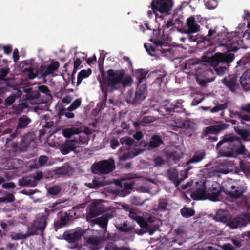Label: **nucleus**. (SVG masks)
Wrapping results in <instances>:
<instances>
[{"label": "nucleus", "mask_w": 250, "mask_h": 250, "mask_svg": "<svg viewBox=\"0 0 250 250\" xmlns=\"http://www.w3.org/2000/svg\"><path fill=\"white\" fill-rule=\"evenodd\" d=\"M125 75L123 69H109L106 71V75L103 76V84L101 89L105 102L107 98V92H113L119 89L121 86L124 87L130 86L132 83V79L129 75Z\"/></svg>", "instance_id": "obj_1"}, {"label": "nucleus", "mask_w": 250, "mask_h": 250, "mask_svg": "<svg viewBox=\"0 0 250 250\" xmlns=\"http://www.w3.org/2000/svg\"><path fill=\"white\" fill-rule=\"evenodd\" d=\"M234 58L235 56L233 53L216 52L211 57L203 56L202 60L203 62H207L210 65H217L222 63L229 67Z\"/></svg>", "instance_id": "obj_2"}, {"label": "nucleus", "mask_w": 250, "mask_h": 250, "mask_svg": "<svg viewBox=\"0 0 250 250\" xmlns=\"http://www.w3.org/2000/svg\"><path fill=\"white\" fill-rule=\"evenodd\" d=\"M115 161L112 158L95 162L91 167L93 174L105 175L109 174L115 169Z\"/></svg>", "instance_id": "obj_3"}, {"label": "nucleus", "mask_w": 250, "mask_h": 250, "mask_svg": "<svg viewBox=\"0 0 250 250\" xmlns=\"http://www.w3.org/2000/svg\"><path fill=\"white\" fill-rule=\"evenodd\" d=\"M190 197L194 200L207 199L206 187L204 182H197L190 187Z\"/></svg>", "instance_id": "obj_4"}, {"label": "nucleus", "mask_w": 250, "mask_h": 250, "mask_svg": "<svg viewBox=\"0 0 250 250\" xmlns=\"http://www.w3.org/2000/svg\"><path fill=\"white\" fill-rule=\"evenodd\" d=\"M46 224L47 221L44 216L37 217L31 224L30 230L27 232L26 237L38 235L40 233H42Z\"/></svg>", "instance_id": "obj_5"}, {"label": "nucleus", "mask_w": 250, "mask_h": 250, "mask_svg": "<svg viewBox=\"0 0 250 250\" xmlns=\"http://www.w3.org/2000/svg\"><path fill=\"white\" fill-rule=\"evenodd\" d=\"M173 6L172 0H153L151 3L154 12L168 14Z\"/></svg>", "instance_id": "obj_6"}, {"label": "nucleus", "mask_w": 250, "mask_h": 250, "mask_svg": "<svg viewBox=\"0 0 250 250\" xmlns=\"http://www.w3.org/2000/svg\"><path fill=\"white\" fill-rule=\"evenodd\" d=\"M32 122V120L27 115H22L17 120V124L14 132L10 135L11 138L7 139V142L14 139L20 135Z\"/></svg>", "instance_id": "obj_7"}, {"label": "nucleus", "mask_w": 250, "mask_h": 250, "mask_svg": "<svg viewBox=\"0 0 250 250\" xmlns=\"http://www.w3.org/2000/svg\"><path fill=\"white\" fill-rule=\"evenodd\" d=\"M224 192L229 197L238 198L241 197L244 190L241 187H236L231 182L226 183L222 187Z\"/></svg>", "instance_id": "obj_8"}, {"label": "nucleus", "mask_w": 250, "mask_h": 250, "mask_svg": "<svg viewBox=\"0 0 250 250\" xmlns=\"http://www.w3.org/2000/svg\"><path fill=\"white\" fill-rule=\"evenodd\" d=\"M190 169H191V168L188 167L185 171H182L180 173V175L182 177L179 178L177 170L174 168L171 167L167 170V175L169 179L173 181L175 187L177 188L181 182L188 177L187 172Z\"/></svg>", "instance_id": "obj_9"}, {"label": "nucleus", "mask_w": 250, "mask_h": 250, "mask_svg": "<svg viewBox=\"0 0 250 250\" xmlns=\"http://www.w3.org/2000/svg\"><path fill=\"white\" fill-rule=\"evenodd\" d=\"M229 126L228 124L220 122L217 125L206 127L204 129L201 138L204 139L211 134L216 135L221 131L228 128Z\"/></svg>", "instance_id": "obj_10"}, {"label": "nucleus", "mask_w": 250, "mask_h": 250, "mask_svg": "<svg viewBox=\"0 0 250 250\" xmlns=\"http://www.w3.org/2000/svg\"><path fill=\"white\" fill-rule=\"evenodd\" d=\"M223 39L220 38L219 33L216 36L215 40H217L221 43V45L227 47L228 52H236L239 49V43L236 39H229L226 34Z\"/></svg>", "instance_id": "obj_11"}, {"label": "nucleus", "mask_w": 250, "mask_h": 250, "mask_svg": "<svg viewBox=\"0 0 250 250\" xmlns=\"http://www.w3.org/2000/svg\"><path fill=\"white\" fill-rule=\"evenodd\" d=\"M222 84L232 92H235L239 87L238 77L236 74H229L222 80Z\"/></svg>", "instance_id": "obj_12"}, {"label": "nucleus", "mask_w": 250, "mask_h": 250, "mask_svg": "<svg viewBox=\"0 0 250 250\" xmlns=\"http://www.w3.org/2000/svg\"><path fill=\"white\" fill-rule=\"evenodd\" d=\"M60 63L58 61H52L48 65H42L39 68L40 76L42 78H45L47 76L52 74L58 69Z\"/></svg>", "instance_id": "obj_13"}, {"label": "nucleus", "mask_w": 250, "mask_h": 250, "mask_svg": "<svg viewBox=\"0 0 250 250\" xmlns=\"http://www.w3.org/2000/svg\"><path fill=\"white\" fill-rule=\"evenodd\" d=\"M250 222L248 215L243 214L236 217L232 218L228 222V225L231 228L234 229L239 227H245Z\"/></svg>", "instance_id": "obj_14"}, {"label": "nucleus", "mask_w": 250, "mask_h": 250, "mask_svg": "<svg viewBox=\"0 0 250 250\" xmlns=\"http://www.w3.org/2000/svg\"><path fill=\"white\" fill-rule=\"evenodd\" d=\"M147 94V86L144 84H138L136 88L135 97L132 101L133 104H136L144 100Z\"/></svg>", "instance_id": "obj_15"}, {"label": "nucleus", "mask_w": 250, "mask_h": 250, "mask_svg": "<svg viewBox=\"0 0 250 250\" xmlns=\"http://www.w3.org/2000/svg\"><path fill=\"white\" fill-rule=\"evenodd\" d=\"M83 233V230L80 229L74 231H70L69 232H65L63 234V237L64 239L69 243H77Z\"/></svg>", "instance_id": "obj_16"}, {"label": "nucleus", "mask_w": 250, "mask_h": 250, "mask_svg": "<svg viewBox=\"0 0 250 250\" xmlns=\"http://www.w3.org/2000/svg\"><path fill=\"white\" fill-rule=\"evenodd\" d=\"M36 135L34 132H29L22 136L20 144V150L21 152L26 151L30 144L34 142Z\"/></svg>", "instance_id": "obj_17"}, {"label": "nucleus", "mask_w": 250, "mask_h": 250, "mask_svg": "<svg viewBox=\"0 0 250 250\" xmlns=\"http://www.w3.org/2000/svg\"><path fill=\"white\" fill-rule=\"evenodd\" d=\"M78 140H66L59 146L60 151L63 155H66L71 151H74L76 148V142Z\"/></svg>", "instance_id": "obj_18"}, {"label": "nucleus", "mask_w": 250, "mask_h": 250, "mask_svg": "<svg viewBox=\"0 0 250 250\" xmlns=\"http://www.w3.org/2000/svg\"><path fill=\"white\" fill-rule=\"evenodd\" d=\"M113 215L108 213L103 215L102 216L96 218L91 221L92 225H98L101 228L106 229L108 221L113 217Z\"/></svg>", "instance_id": "obj_19"}, {"label": "nucleus", "mask_w": 250, "mask_h": 250, "mask_svg": "<svg viewBox=\"0 0 250 250\" xmlns=\"http://www.w3.org/2000/svg\"><path fill=\"white\" fill-rule=\"evenodd\" d=\"M182 100H177L175 103H168L165 106L166 111L170 114L171 112L179 113L182 111Z\"/></svg>", "instance_id": "obj_20"}, {"label": "nucleus", "mask_w": 250, "mask_h": 250, "mask_svg": "<svg viewBox=\"0 0 250 250\" xmlns=\"http://www.w3.org/2000/svg\"><path fill=\"white\" fill-rule=\"evenodd\" d=\"M240 83L245 91L250 90V69H247L240 78Z\"/></svg>", "instance_id": "obj_21"}, {"label": "nucleus", "mask_w": 250, "mask_h": 250, "mask_svg": "<svg viewBox=\"0 0 250 250\" xmlns=\"http://www.w3.org/2000/svg\"><path fill=\"white\" fill-rule=\"evenodd\" d=\"M227 143H228V146L232 150H234L237 147L242 144L240 138L232 134H227Z\"/></svg>", "instance_id": "obj_22"}, {"label": "nucleus", "mask_w": 250, "mask_h": 250, "mask_svg": "<svg viewBox=\"0 0 250 250\" xmlns=\"http://www.w3.org/2000/svg\"><path fill=\"white\" fill-rule=\"evenodd\" d=\"M40 93L38 90H33L32 88L28 89L26 97L30 100L32 104H39L42 101L40 99Z\"/></svg>", "instance_id": "obj_23"}, {"label": "nucleus", "mask_w": 250, "mask_h": 250, "mask_svg": "<svg viewBox=\"0 0 250 250\" xmlns=\"http://www.w3.org/2000/svg\"><path fill=\"white\" fill-rule=\"evenodd\" d=\"M187 32L189 34L196 33L200 30V26L196 23L195 18L191 16L187 19Z\"/></svg>", "instance_id": "obj_24"}, {"label": "nucleus", "mask_w": 250, "mask_h": 250, "mask_svg": "<svg viewBox=\"0 0 250 250\" xmlns=\"http://www.w3.org/2000/svg\"><path fill=\"white\" fill-rule=\"evenodd\" d=\"M70 214V213L65 212L61 215L60 219L54 223V227L56 229L64 227L67 224V220H71L72 216Z\"/></svg>", "instance_id": "obj_25"}, {"label": "nucleus", "mask_w": 250, "mask_h": 250, "mask_svg": "<svg viewBox=\"0 0 250 250\" xmlns=\"http://www.w3.org/2000/svg\"><path fill=\"white\" fill-rule=\"evenodd\" d=\"M143 151V150L140 149H128L120 156V159L122 161H124L127 159H132L138 155Z\"/></svg>", "instance_id": "obj_26"}, {"label": "nucleus", "mask_w": 250, "mask_h": 250, "mask_svg": "<svg viewBox=\"0 0 250 250\" xmlns=\"http://www.w3.org/2000/svg\"><path fill=\"white\" fill-rule=\"evenodd\" d=\"M206 156V152L204 150H199L194 153L193 157L187 163L188 167L192 168L189 165L191 163H198L202 161Z\"/></svg>", "instance_id": "obj_27"}, {"label": "nucleus", "mask_w": 250, "mask_h": 250, "mask_svg": "<svg viewBox=\"0 0 250 250\" xmlns=\"http://www.w3.org/2000/svg\"><path fill=\"white\" fill-rule=\"evenodd\" d=\"M164 144L161 137L158 135H153L151 136L150 141L146 145L149 148H155L159 147L161 145Z\"/></svg>", "instance_id": "obj_28"}, {"label": "nucleus", "mask_w": 250, "mask_h": 250, "mask_svg": "<svg viewBox=\"0 0 250 250\" xmlns=\"http://www.w3.org/2000/svg\"><path fill=\"white\" fill-rule=\"evenodd\" d=\"M18 183L19 185L22 187H35L37 185V182H35L30 174L28 176L19 179Z\"/></svg>", "instance_id": "obj_29"}, {"label": "nucleus", "mask_w": 250, "mask_h": 250, "mask_svg": "<svg viewBox=\"0 0 250 250\" xmlns=\"http://www.w3.org/2000/svg\"><path fill=\"white\" fill-rule=\"evenodd\" d=\"M83 132L81 127H72L70 128H64L62 130L63 135L67 138H70L73 135L79 134Z\"/></svg>", "instance_id": "obj_30"}, {"label": "nucleus", "mask_w": 250, "mask_h": 250, "mask_svg": "<svg viewBox=\"0 0 250 250\" xmlns=\"http://www.w3.org/2000/svg\"><path fill=\"white\" fill-rule=\"evenodd\" d=\"M21 95V92L17 90L16 92L12 93L9 96L7 97L4 101V105L6 106L11 105L15 101L16 99L20 97Z\"/></svg>", "instance_id": "obj_31"}, {"label": "nucleus", "mask_w": 250, "mask_h": 250, "mask_svg": "<svg viewBox=\"0 0 250 250\" xmlns=\"http://www.w3.org/2000/svg\"><path fill=\"white\" fill-rule=\"evenodd\" d=\"M229 212L224 209H219L215 216V219L220 222H226L229 219Z\"/></svg>", "instance_id": "obj_32"}, {"label": "nucleus", "mask_w": 250, "mask_h": 250, "mask_svg": "<svg viewBox=\"0 0 250 250\" xmlns=\"http://www.w3.org/2000/svg\"><path fill=\"white\" fill-rule=\"evenodd\" d=\"M99 215V211L96 207H91L89 208V211L86 215V220L91 223L93 218L96 217Z\"/></svg>", "instance_id": "obj_33"}, {"label": "nucleus", "mask_w": 250, "mask_h": 250, "mask_svg": "<svg viewBox=\"0 0 250 250\" xmlns=\"http://www.w3.org/2000/svg\"><path fill=\"white\" fill-rule=\"evenodd\" d=\"M116 227L120 231L123 232H128L131 231L134 228L132 226H128L127 221H124L123 223L117 224Z\"/></svg>", "instance_id": "obj_34"}, {"label": "nucleus", "mask_w": 250, "mask_h": 250, "mask_svg": "<svg viewBox=\"0 0 250 250\" xmlns=\"http://www.w3.org/2000/svg\"><path fill=\"white\" fill-rule=\"evenodd\" d=\"M148 71L144 69H138L135 72V75L138 79V84H141L146 79Z\"/></svg>", "instance_id": "obj_35"}, {"label": "nucleus", "mask_w": 250, "mask_h": 250, "mask_svg": "<svg viewBox=\"0 0 250 250\" xmlns=\"http://www.w3.org/2000/svg\"><path fill=\"white\" fill-rule=\"evenodd\" d=\"M25 74L28 76V78L30 80H33L36 78L38 75H40L39 72V69H36L33 67H29L24 69Z\"/></svg>", "instance_id": "obj_36"}, {"label": "nucleus", "mask_w": 250, "mask_h": 250, "mask_svg": "<svg viewBox=\"0 0 250 250\" xmlns=\"http://www.w3.org/2000/svg\"><path fill=\"white\" fill-rule=\"evenodd\" d=\"M92 70L89 68L87 70H82L78 74L77 77V85L81 84L82 80L86 77H88L91 73Z\"/></svg>", "instance_id": "obj_37"}, {"label": "nucleus", "mask_w": 250, "mask_h": 250, "mask_svg": "<svg viewBox=\"0 0 250 250\" xmlns=\"http://www.w3.org/2000/svg\"><path fill=\"white\" fill-rule=\"evenodd\" d=\"M73 111H69L68 108L63 107L58 111V117L61 118L62 116H65L67 119H72L75 117V114L72 112Z\"/></svg>", "instance_id": "obj_38"}, {"label": "nucleus", "mask_w": 250, "mask_h": 250, "mask_svg": "<svg viewBox=\"0 0 250 250\" xmlns=\"http://www.w3.org/2000/svg\"><path fill=\"white\" fill-rule=\"evenodd\" d=\"M28 107V103L27 102H23L17 105L13 106V109L17 114H19L23 112L25 109H27Z\"/></svg>", "instance_id": "obj_39"}, {"label": "nucleus", "mask_w": 250, "mask_h": 250, "mask_svg": "<svg viewBox=\"0 0 250 250\" xmlns=\"http://www.w3.org/2000/svg\"><path fill=\"white\" fill-rule=\"evenodd\" d=\"M72 171V168L68 165H64L56 168V173L58 175H69Z\"/></svg>", "instance_id": "obj_40"}, {"label": "nucleus", "mask_w": 250, "mask_h": 250, "mask_svg": "<svg viewBox=\"0 0 250 250\" xmlns=\"http://www.w3.org/2000/svg\"><path fill=\"white\" fill-rule=\"evenodd\" d=\"M105 59V55H104L103 56H102V55H101L100 58H99V60L98 61V64L99 66V70L101 72V75H102V81L100 82L101 86H102V84H103V76L106 75V72L105 73L104 71V61Z\"/></svg>", "instance_id": "obj_41"}, {"label": "nucleus", "mask_w": 250, "mask_h": 250, "mask_svg": "<svg viewBox=\"0 0 250 250\" xmlns=\"http://www.w3.org/2000/svg\"><path fill=\"white\" fill-rule=\"evenodd\" d=\"M180 212L183 217L185 218H188L194 215L195 212L194 210L188 207L183 208Z\"/></svg>", "instance_id": "obj_42"}, {"label": "nucleus", "mask_w": 250, "mask_h": 250, "mask_svg": "<svg viewBox=\"0 0 250 250\" xmlns=\"http://www.w3.org/2000/svg\"><path fill=\"white\" fill-rule=\"evenodd\" d=\"M87 242L89 245L94 246L96 250H98L100 247L101 239L99 237H92L88 239Z\"/></svg>", "instance_id": "obj_43"}, {"label": "nucleus", "mask_w": 250, "mask_h": 250, "mask_svg": "<svg viewBox=\"0 0 250 250\" xmlns=\"http://www.w3.org/2000/svg\"><path fill=\"white\" fill-rule=\"evenodd\" d=\"M234 130L243 139H247L250 135V132L247 129L242 128L239 126H235Z\"/></svg>", "instance_id": "obj_44"}, {"label": "nucleus", "mask_w": 250, "mask_h": 250, "mask_svg": "<svg viewBox=\"0 0 250 250\" xmlns=\"http://www.w3.org/2000/svg\"><path fill=\"white\" fill-rule=\"evenodd\" d=\"M216 27H215L214 29H210L208 31V34L203 37V40L204 41H206L208 42H211L212 40L214 39V36L215 34L216 33Z\"/></svg>", "instance_id": "obj_45"}, {"label": "nucleus", "mask_w": 250, "mask_h": 250, "mask_svg": "<svg viewBox=\"0 0 250 250\" xmlns=\"http://www.w3.org/2000/svg\"><path fill=\"white\" fill-rule=\"evenodd\" d=\"M214 67V70L217 74L219 76H222L228 71L229 66L226 65L220 66L219 64L217 65H212Z\"/></svg>", "instance_id": "obj_46"}, {"label": "nucleus", "mask_w": 250, "mask_h": 250, "mask_svg": "<svg viewBox=\"0 0 250 250\" xmlns=\"http://www.w3.org/2000/svg\"><path fill=\"white\" fill-rule=\"evenodd\" d=\"M158 74L157 77L155 79L154 83L160 85L163 81V79L166 76L167 73L165 71L155 70L152 72Z\"/></svg>", "instance_id": "obj_47"}, {"label": "nucleus", "mask_w": 250, "mask_h": 250, "mask_svg": "<svg viewBox=\"0 0 250 250\" xmlns=\"http://www.w3.org/2000/svg\"><path fill=\"white\" fill-rule=\"evenodd\" d=\"M234 151L236 152L237 154L243 155L244 158H246L249 156L248 151L245 148V146L242 144Z\"/></svg>", "instance_id": "obj_48"}, {"label": "nucleus", "mask_w": 250, "mask_h": 250, "mask_svg": "<svg viewBox=\"0 0 250 250\" xmlns=\"http://www.w3.org/2000/svg\"><path fill=\"white\" fill-rule=\"evenodd\" d=\"M207 199H208L212 201H216L218 200V198L219 197L220 194L219 191H212L208 190L206 191Z\"/></svg>", "instance_id": "obj_49"}, {"label": "nucleus", "mask_w": 250, "mask_h": 250, "mask_svg": "<svg viewBox=\"0 0 250 250\" xmlns=\"http://www.w3.org/2000/svg\"><path fill=\"white\" fill-rule=\"evenodd\" d=\"M167 205L168 203L167 200L163 199L160 200L155 210L156 211H165L167 210Z\"/></svg>", "instance_id": "obj_50"}, {"label": "nucleus", "mask_w": 250, "mask_h": 250, "mask_svg": "<svg viewBox=\"0 0 250 250\" xmlns=\"http://www.w3.org/2000/svg\"><path fill=\"white\" fill-rule=\"evenodd\" d=\"M136 222L142 229H145L148 230L150 228V225L142 217H138L136 219Z\"/></svg>", "instance_id": "obj_51"}, {"label": "nucleus", "mask_w": 250, "mask_h": 250, "mask_svg": "<svg viewBox=\"0 0 250 250\" xmlns=\"http://www.w3.org/2000/svg\"><path fill=\"white\" fill-rule=\"evenodd\" d=\"M14 195L12 193H8L5 196L0 197V203H10L15 201Z\"/></svg>", "instance_id": "obj_52"}, {"label": "nucleus", "mask_w": 250, "mask_h": 250, "mask_svg": "<svg viewBox=\"0 0 250 250\" xmlns=\"http://www.w3.org/2000/svg\"><path fill=\"white\" fill-rule=\"evenodd\" d=\"M73 139L78 140L76 142V145H85L88 143L87 137L85 134L80 135L78 137H75Z\"/></svg>", "instance_id": "obj_53"}, {"label": "nucleus", "mask_w": 250, "mask_h": 250, "mask_svg": "<svg viewBox=\"0 0 250 250\" xmlns=\"http://www.w3.org/2000/svg\"><path fill=\"white\" fill-rule=\"evenodd\" d=\"M120 142L122 144H125L128 146H131L135 143L134 139L129 136H125L121 138Z\"/></svg>", "instance_id": "obj_54"}, {"label": "nucleus", "mask_w": 250, "mask_h": 250, "mask_svg": "<svg viewBox=\"0 0 250 250\" xmlns=\"http://www.w3.org/2000/svg\"><path fill=\"white\" fill-rule=\"evenodd\" d=\"M61 191V189L59 186L54 185L50 187L47 189V192L49 194L51 195H57Z\"/></svg>", "instance_id": "obj_55"}, {"label": "nucleus", "mask_w": 250, "mask_h": 250, "mask_svg": "<svg viewBox=\"0 0 250 250\" xmlns=\"http://www.w3.org/2000/svg\"><path fill=\"white\" fill-rule=\"evenodd\" d=\"M169 157L170 159H172L175 163L178 162L182 158L181 153L178 151L172 152L169 154Z\"/></svg>", "instance_id": "obj_56"}, {"label": "nucleus", "mask_w": 250, "mask_h": 250, "mask_svg": "<svg viewBox=\"0 0 250 250\" xmlns=\"http://www.w3.org/2000/svg\"><path fill=\"white\" fill-rule=\"evenodd\" d=\"M82 100L81 98H78L76 100H75L70 105V106H69L68 110L69 111H74L77 109L81 104Z\"/></svg>", "instance_id": "obj_57"}, {"label": "nucleus", "mask_w": 250, "mask_h": 250, "mask_svg": "<svg viewBox=\"0 0 250 250\" xmlns=\"http://www.w3.org/2000/svg\"><path fill=\"white\" fill-rule=\"evenodd\" d=\"M130 202L132 205L141 206L143 205L144 201L142 200L140 197L132 196L130 198Z\"/></svg>", "instance_id": "obj_58"}, {"label": "nucleus", "mask_w": 250, "mask_h": 250, "mask_svg": "<svg viewBox=\"0 0 250 250\" xmlns=\"http://www.w3.org/2000/svg\"><path fill=\"white\" fill-rule=\"evenodd\" d=\"M227 104L226 103H224L223 104H221L218 105H216L211 109L210 112L211 113H215L218 112L219 111L223 110L227 108Z\"/></svg>", "instance_id": "obj_59"}, {"label": "nucleus", "mask_w": 250, "mask_h": 250, "mask_svg": "<svg viewBox=\"0 0 250 250\" xmlns=\"http://www.w3.org/2000/svg\"><path fill=\"white\" fill-rule=\"evenodd\" d=\"M81 63H82V62L80 58H77L76 59H74V68H73V73H72V80L74 79L73 76H74V73H75L76 72L77 69H78V68H79V66L80 65V64H81Z\"/></svg>", "instance_id": "obj_60"}, {"label": "nucleus", "mask_w": 250, "mask_h": 250, "mask_svg": "<svg viewBox=\"0 0 250 250\" xmlns=\"http://www.w3.org/2000/svg\"><path fill=\"white\" fill-rule=\"evenodd\" d=\"M205 5L206 7L209 9H213L215 8L217 5V2L216 0H207Z\"/></svg>", "instance_id": "obj_61"}, {"label": "nucleus", "mask_w": 250, "mask_h": 250, "mask_svg": "<svg viewBox=\"0 0 250 250\" xmlns=\"http://www.w3.org/2000/svg\"><path fill=\"white\" fill-rule=\"evenodd\" d=\"M38 90L39 91V93L40 92L45 94L46 95H51L50 91L49 90L48 87L44 85H40L38 86Z\"/></svg>", "instance_id": "obj_62"}, {"label": "nucleus", "mask_w": 250, "mask_h": 250, "mask_svg": "<svg viewBox=\"0 0 250 250\" xmlns=\"http://www.w3.org/2000/svg\"><path fill=\"white\" fill-rule=\"evenodd\" d=\"M165 164V160L161 157L157 156L154 159L155 167H161Z\"/></svg>", "instance_id": "obj_63"}, {"label": "nucleus", "mask_w": 250, "mask_h": 250, "mask_svg": "<svg viewBox=\"0 0 250 250\" xmlns=\"http://www.w3.org/2000/svg\"><path fill=\"white\" fill-rule=\"evenodd\" d=\"M144 47L147 52V53L150 55H153V53L156 51V48L155 47L148 44L145 43Z\"/></svg>", "instance_id": "obj_64"}]
</instances>
